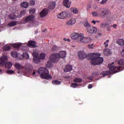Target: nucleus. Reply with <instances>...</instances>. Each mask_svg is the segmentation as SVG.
I'll return each instance as SVG.
<instances>
[{
    "instance_id": "obj_1",
    "label": "nucleus",
    "mask_w": 124,
    "mask_h": 124,
    "mask_svg": "<svg viewBox=\"0 0 124 124\" xmlns=\"http://www.w3.org/2000/svg\"><path fill=\"white\" fill-rule=\"evenodd\" d=\"M40 74L41 78L43 79H46L49 80L52 78L51 75H49V71L46 68L40 67L38 71L34 70L33 71L32 75L35 76H38Z\"/></svg>"
},
{
    "instance_id": "obj_2",
    "label": "nucleus",
    "mask_w": 124,
    "mask_h": 124,
    "mask_svg": "<svg viewBox=\"0 0 124 124\" xmlns=\"http://www.w3.org/2000/svg\"><path fill=\"white\" fill-rule=\"evenodd\" d=\"M101 55L98 53H91L89 55V59L91 61V64L93 65H99V64H101L102 62H103V58L102 57H100Z\"/></svg>"
},
{
    "instance_id": "obj_3",
    "label": "nucleus",
    "mask_w": 124,
    "mask_h": 124,
    "mask_svg": "<svg viewBox=\"0 0 124 124\" xmlns=\"http://www.w3.org/2000/svg\"><path fill=\"white\" fill-rule=\"evenodd\" d=\"M66 57V52L65 51H61L59 53H53L50 56V61L47 62V64L50 63L51 62H59V59H63Z\"/></svg>"
},
{
    "instance_id": "obj_4",
    "label": "nucleus",
    "mask_w": 124,
    "mask_h": 124,
    "mask_svg": "<svg viewBox=\"0 0 124 124\" xmlns=\"http://www.w3.org/2000/svg\"><path fill=\"white\" fill-rule=\"evenodd\" d=\"M108 67L110 71H106L102 72V74L104 77H105V76H107V75H111L112 74H115V73L120 72L121 69H122V66H119L118 67L112 66V64L111 63L108 64Z\"/></svg>"
},
{
    "instance_id": "obj_5",
    "label": "nucleus",
    "mask_w": 124,
    "mask_h": 124,
    "mask_svg": "<svg viewBox=\"0 0 124 124\" xmlns=\"http://www.w3.org/2000/svg\"><path fill=\"white\" fill-rule=\"evenodd\" d=\"M100 10L101 11L100 14L101 17H107V18H109L110 16H111V12L106 8L100 9Z\"/></svg>"
},
{
    "instance_id": "obj_6",
    "label": "nucleus",
    "mask_w": 124,
    "mask_h": 124,
    "mask_svg": "<svg viewBox=\"0 0 124 124\" xmlns=\"http://www.w3.org/2000/svg\"><path fill=\"white\" fill-rule=\"evenodd\" d=\"M71 38L72 39H74V40H76V39H79V40H81V39L83 38V34H79L78 33L74 32L71 34Z\"/></svg>"
},
{
    "instance_id": "obj_7",
    "label": "nucleus",
    "mask_w": 124,
    "mask_h": 124,
    "mask_svg": "<svg viewBox=\"0 0 124 124\" xmlns=\"http://www.w3.org/2000/svg\"><path fill=\"white\" fill-rule=\"evenodd\" d=\"M87 31V32H89L91 34H93V33H96L97 32V29L93 26L88 27Z\"/></svg>"
},
{
    "instance_id": "obj_8",
    "label": "nucleus",
    "mask_w": 124,
    "mask_h": 124,
    "mask_svg": "<svg viewBox=\"0 0 124 124\" xmlns=\"http://www.w3.org/2000/svg\"><path fill=\"white\" fill-rule=\"evenodd\" d=\"M78 55L79 60H84L86 58H88V55L84 51H79Z\"/></svg>"
},
{
    "instance_id": "obj_9",
    "label": "nucleus",
    "mask_w": 124,
    "mask_h": 124,
    "mask_svg": "<svg viewBox=\"0 0 124 124\" xmlns=\"http://www.w3.org/2000/svg\"><path fill=\"white\" fill-rule=\"evenodd\" d=\"M80 41L81 43H84L85 44L91 42V41H92V39H91V37H84V35L82 34V38L80 39Z\"/></svg>"
},
{
    "instance_id": "obj_10",
    "label": "nucleus",
    "mask_w": 124,
    "mask_h": 124,
    "mask_svg": "<svg viewBox=\"0 0 124 124\" xmlns=\"http://www.w3.org/2000/svg\"><path fill=\"white\" fill-rule=\"evenodd\" d=\"M35 18V16L33 15L29 16H27L25 18H23L24 24H26V23H28L30 21H32L34 18Z\"/></svg>"
},
{
    "instance_id": "obj_11",
    "label": "nucleus",
    "mask_w": 124,
    "mask_h": 124,
    "mask_svg": "<svg viewBox=\"0 0 124 124\" xmlns=\"http://www.w3.org/2000/svg\"><path fill=\"white\" fill-rule=\"evenodd\" d=\"M47 15H48V9H44L40 13V16L41 18H44V17H46Z\"/></svg>"
},
{
    "instance_id": "obj_12",
    "label": "nucleus",
    "mask_w": 124,
    "mask_h": 124,
    "mask_svg": "<svg viewBox=\"0 0 124 124\" xmlns=\"http://www.w3.org/2000/svg\"><path fill=\"white\" fill-rule=\"evenodd\" d=\"M57 17L59 19H65L67 17V13L66 12H62L59 14Z\"/></svg>"
},
{
    "instance_id": "obj_13",
    "label": "nucleus",
    "mask_w": 124,
    "mask_h": 124,
    "mask_svg": "<svg viewBox=\"0 0 124 124\" xmlns=\"http://www.w3.org/2000/svg\"><path fill=\"white\" fill-rule=\"evenodd\" d=\"M7 61V56H4L1 57L0 59V65L3 66L4 63H5V61Z\"/></svg>"
},
{
    "instance_id": "obj_14",
    "label": "nucleus",
    "mask_w": 124,
    "mask_h": 124,
    "mask_svg": "<svg viewBox=\"0 0 124 124\" xmlns=\"http://www.w3.org/2000/svg\"><path fill=\"white\" fill-rule=\"evenodd\" d=\"M32 68V66L30 63H26L25 65V69L26 71H27L29 73L31 71Z\"/></svg>"
},
{
    "instance_id": "obj_15",
    "label": "nucleus",
    "mask_w": 124,
    "mask_h": 124,
    "mask_svg": "<svg viewBox=\"0 0 124 124\" xmlns=\"http://www.w3.org/2000/svg\"><path fill=\"white\" fill-rule=\"evenodd\" d=\"M36 42L33 41H29L28 42V44H27V46L28 47H31V48H35L36 47V45H35Z\"/></svg>"
},
{
    "instance_id": "obj_16",
    "label": "nucleus",
    "mask_w": 124,
    "mask_h": 124,
    "mask_svg": "<svg viewBox=\"0 0 124 124\" xmlns=\"http://www.w3.org/2000/svg\"><path fill=\"white\" fill-rule=\"evenodd\" d=\"M15 67L19 71H23V69H24V67L19 63H16L15 64Z\"/></svg>"
},
{
    "instance_id": "obj_17",
    "label": "nucleus",
    "mask_w": 124,
    "mask_h": 124,
    "mask_svg": "<svg viewBox=\"0 0 124 124\" xmlns=\"http://www.w3.org/2000/svg\"><path fill=\"white\" fill-rule=\"evenodd\" d=\"M63 3L64 6H65L67 8H69L70 7V4H71V3L69 2V0H63Z\"/></svg>"
},
{
    "instance_id": "obj_18",
    "label": "nucleus",
    "mask_w": 124,
    "mask_h": 124,
    "mask_svg": "<svg viewBox=\"0 0 124 124\" xmlns=\"http://www.w3.org/2000/svg\"><path fill=\"white\" fill-rule=\"evenodd\" d=\"M72 70V66L68 64L66 65L65 68L64 69V72H69Z\"/></svg>"
},
{
    "instance_id": "obj_19",
    "label": "nucleus",
    "mask_w": 124,
    "mask_h": 124,
    "mask_svg": "<svg viewBox=\"0 0 124 124\" xmlns=\"http://www.w3.org/2000/svg\"><path fill=\"white\" fill-rule=\"evenodd\" d=\"M75 23H76V20L74 18H71L67 22L66 24L67 25H74Z\"/></svg>"
},
{
    "instance_id": "obj_20",
    "label": "nucleus",
    "mask_w": 124,
    "mask_h": 124,
    "mask_svg": "<svg viewBox=\"0 0 124 124\" xmlns=\"http://www.w3.org/2000/svg\"><path fill=\"white\" fill-rule=\"evenodd\" d=\"M21 57L22 58H20V60H22V59H25V60H28L30 58L29 54L27 52L23 53V55H21Z\"/></svg>"
},
{
    "instance_id": "obj_21",
    "label": "nucleus",
    "mask_w": 124,
    "mask_h": 124,
    "mask_svg": "<svg viewBox=\"0 0 124 124\" xmlns=\"http://www.w3.org/2000/svg\"><path fill=\"white\" fill-rule=\"evenodd\" d=\"M117 44H119L120 46H124V40L123 39H119L116 41Z\"/></svg>"
},
{
    "instance_id": "obj_22",
    "label": "nucleus",
    "mask_w": 124,
    "mask_h": 124,
    "mask_svg": "<svg viewBox=\"0 0 124 124\" xmlns=\"http://www.w3.org/2000/svg\"><path fill=\"white\" fill-rule=\"evenodd\" d=\"M4 65H5V67L8 69H10V68L12 67V63L11 62H7L4 63Z\"/></svg>"
},
{
    "instance_id": "obj_23",
    "label": "nucleus",
    "mask_w": 124,
    "mask_h": 124,
    "mask_svg": "<svg viewBox=\"0 0 124 124\" xmlns=\"http://www.w3.org/2000/svg\"><path fill=\"white\" fill-rule=\"evenodd\" d=\"M17 17H18V16H16L15 14H11L9 16V19H10V20H16V19H17Z\"/></svg>"
},
{
    "instance_id": "obj_24",
    "label": "nucleus",
    "mask_w": 124,
    "mask_h": 124,
    "mask_svg": "<svg viewBox=\"0 0 124 124\" xmlns=\"http://www.w3.org/2000/svg\"><path fill=\"white\" fill-rule=\"evenodd\" d=\"M55 7H56V2H51L48 6V8L49 9H54Z\"/></svg>"
},
{
    "instance_id": "obj_25",
    "label": "nucleus",
    "mask_w": 124,
    "mask_h": 124,
    "mask_svg": "<svg viewBox=\"0 0 124 124\" xmlns=\"http://www.w3.org/2000/svg\"><path fill=\"white\" fill-rule=\"evenodd\" d=\"M11 56L12 57H13V58H18L19 55L18 54V53H17L16 51L14 50L12 51L11 52Z\"/></svg>"
},
{
    "instance_id": "obj_26",
    "label": "nucleus",
    "mask_w": 124,
    "mask_h": 124,
    "mask_svg": "<svg viewBox=\"0 0 124 124\" xmlns=\"http://www.w3.org/2000/svg\"><path fill=\"white\" fill-rule=\"evenodd\" d=\"M16 25H17V21H12L8 24L9 27H14Z\"/></svg>"
},
{
    "instance_id": "obj_27",
    "label": "nucleus",
    "mask_w": 124,
    "mask_h": 124,
    "mask_svg": "<svg viewBox=\"0 0 124 124\" xmlns=\"http://www.w3.org/2000/svg\"><path fill=\"white\" fill-rule=\"evenodd\" d=\"M104 53L105 56H109V55H111V51L109 49H105Z\"/></svg>"
},
{
    "instance_id": "obj_28",
    "label": "nucleus",
    "mask_w": 124,
    "mask_h": 124,
    "mask_svg": "<svg viewBox=\"0 0 124 124\" xmlns=\"http://www.w3.org/2000/svg\"><path fill=\"white\" fill-rule=\"evenodd\" d=\"M62 82L58 80H53L52 83L53 85H61Z\"/></svg>"
},
{
    "instance_id": "obj_29",
    "label": "nucleus",
    "mask_w": 124,
    "mask_h": 124,
    "mask_svg": "<svg viewBox=\"0 0 124 124\" xmlns=\"http://www.w3.org/2000/svg\"><path fill=\"white\" fill-rule=\"evenodd\" d=\"M21 6L24 8H27L29 6V3L27 2H24L21 4Z\"/></svg>"
},
{
    "instance_id": "obj_30",
    "label": "nucleus",
    "mask_w": 124,
    "mask_h": 124,
    "mask_svg": "<svg viewBox=\"0 0 124 124\" xmlns=\"http://www.w3.org/2000/svg\"><path fill=\"white\" fill-rule=\"evenodd\" d=\"M26 14V11H22L20 12V13L19 15H17V17L18 18H21L22 16H24V15H25Z\"/></svg>"
},
{
    "instance_id": "obj_31",
    "label": "nucleus",
    "mask_w": 124,
    "mask_h": 124,
    "mask_svg": "<svg viewBox=\"0 0 124 124\" xmlns=\"http://www.w3.org/2000/svg\"><path fill=\"white\" fill-rule=\"evenodd\" d=\"M71 11L73 12V13H75V14H77L78 12V10H77L76 8H71Z\"/></svg>"
},
{
    "instance_id": "obj_32",
    "label": "nucleus",
    "mask_w": 124,
    "mask_h": 124,
    "mask_svg": "<svg viewBox=\"0 0 124 124\" xmlns=\"http://www.w3.org/2000/svg\"><path fill=\"white\" fill-rule=\"evenodd\" d=\"M33 61L35 63H39V62H40V59H39V57L37 58H33Z\"/></svg>"
},
{
    "instance_id": "obj_33",
    "label": "nucleus",
    "mask_w": 124,
    "mask_h": 124,
    "mask_svg": "<svg viewBox=\"0 0 124 124\" xmlns=\"http://www.w3.org/2000/svg\"><path fill=\"white\" fill-rule=\"evenodd\" d=\"M74 82L76 83H81L82 82V79L80 78H76L74 79Z\"/></svg>"
},
{
    "instance_id": "obj_34",
    "label": "nucleus",
    "mask_w": 124,
    "mask_h": 124,
    "mask_svg": "<svg viewBox=\"0 0 124 124\" xmlns=\"http://www.w3.org/2000/svg\"><path fill=\"white\" fill-rule=\"evenodd\" d=\"M92 15L93 17H98L99 16V13H97L96 11L93 12Z\"/></svg>"
},
{
    "instance_id": "obj_35",
    "label": "nucleus",
    "mask_w": 124,
    "mask_h": 124,
    "mask_svg": "<svg viewBox=\"0 0 124 124\" xmlns=\"http://www.w3.org/2000/svg\"><path fill=\"white\" fill-rule=\"evenodd\" d=\"M11 49V46H6L4 47V50L5 51H9Z\"/></svg>"
},
{
    "instance_id": "obj_36",
    "label": "nucleus",
    "mask_w": 124,
    "mask_h": 124,
    "mask_svg": "<svg viewBox=\"0 0 124 124\" xmlns=\"http://www.w3.org/2000/svg\"><path fill=\"white\" fill-rule=\"evenodd\" d=\"M45 57H46V55L45 53H41L40 59V60H44V59H45Z\"/></svg>"
},
{
    "instance_id": "obj_37",
    "label": "nucleus",
    "mask_w": 124,
    "mask_h": 124,
    "mask_svg": "<svg viewBox=\"0 0 124 124\" xmlns=\"http://www.w3.org/2000/svg\"><path fill=\"white\" fill-rule=\"evenodd\" d=\"M84 27H85V28H90V27H91V24H90V23H89V22L86 21L84 24Z\"/></svg>"
},
{
    "instance_id": "obj_38",
    "label": "nucleus",
    "mask_w": 124,
    "mask_h": 124,
    "mask_svg": "<svg viewBox=\"0 0 124 124\" xmlns=\"http://www.w3.org/2000/svg\"><path fill=\"white\" fill-rule=\"evenodd\" d=\"M21 45H22L21 44H15L14 45V48H16V49H19V48H20V46Z\"/></svg>"
},
{
    "instance_id": "obj_39",
    "label": "nucleus",
    "mask_w": 124,
    "mask_h": 124,
    "mask_svg": "<svg viewBox=\"0 0 124 124\" xmlns=\"http://www.w3.org/2000/svg\"><path fill=\"white\" fill-rule=\"evenodd\" d=\"M51 50L53 52H55V51L59 50V47L56 46H53Z\"/></svg>"
},
{
    "instance_id": "obj_40",
    "label": "nucleus",
    "mask_w": 124,
    "mask_h": 124,
    "mask_svg": "<svg viewBox=\"0 0 124 124\" xmlns=\"http://www.w3.org/2000/svg\"><path fill=\"white\" fill-rule=\"evenodd\" d=\"M71 88H76L77 87H78V84L76 83H72L71 85Z\"/></svg>"
},
{
    "instance_id": "obj_41",
    "label": "nucleus",
    "mask_w": 124,
    "mask_h": 124,
    "mask_svg": "<svg viewBox=\"0 0 124 124\" xmlns=\"http://www.w3.org/2000/svg\"><path fill=\"white\" fill-rule=\"evenodd\" d=\"M33 59H36L37 58H39V55H38V53L35 52V53H33Z\"/></svg>"
},
{
    "instance_id": "obj_42",
    "label": "nucleus",
    "mask_w": 124,
    "mask_h": 124,
    "mask_svg": "<svg viewBox=\"0 0 124 124\" xmlns=\"http://www.w3.org/2000/svg\"><path fill=\"white\" fill-rule=\"evenodd\" d=\"M109 42V40H107L106 41H105L104 43V45H105V48H107L108 47V43Z\"/></svg>"
},
{
    "instance_id": "obj_43",
    "label": "nucleus",
    "mask_w": 124,
    "mask_h": 124,
    "mask_svg": "<svg viewBox=\"0 0 124 124\" xmlns=\"http://www.w3.org/2000/svg\"><path fill=\"white\" fill-rule=\"evenodd\" d=\"M109 24L107 23H101V27L102 28H106L107 26H108Z\"/></svg>"
},
{
    "instance_id": "obj_44",
    "label": "nucleus",
    "mask_w": 124,
    "mask_h": 124,
    "mask_svg": "<svg viewBox=\"0 0 124 124\" xmlns=\"http://www.w3.org/2000/svg\"><path fill=\"white\" fill-rule=\"evenodd\" d=\"M30 14H34V13H35V9H31L30 10Z\"/></svg>"
},
{
    "instance_id": "obj_45",
    "label": "nucleus",
    "mask_w": 124,
    "mask_h": 124,
    "mask_svg": "<svg viewBox=\"0 0 124 124\" xmlns=\"http://www.w3.org/2000/svg\"><path fill=\"white\" fill-rule=\"evenodd\" d=\"M88 46L90 49H93L94 48V45L93 44L88 45Z\"/></svg>"
},
{
    "instance_id": "obj_46",
    "label": "nucleus",
    "mask_w": 124,
    "mask_h": 124,
    "mask_svg": "<svg viewBox=\"0 0 124 124\" xmlns=\"http://www.w3.org/2000/svg\"><path fill=\"white\" fill-rule=\"evenodd\" d=\"M6 73L7 74H13V73H14V71L9 70L6 71Z\"/></svg>"
},
{
    "instance_id": "obj_47",
    "label": "nucleus",
    "mask_w": 124,
    "mask_h": 124,
    "mask_svg": "<svg viewBox=\"0 0 124 124\" xmlns=\"http://www.w3.org/2000/svg\"><path fill=\"white\" fill-rule=\"evenodd\" d=\"M30 5H31V6H33L34 5V4H35V2L33 0H31L30 1Z\"/></svg>"
},
{
    "instance_id": "obj_48",
    "label": "nucleus",
    "mask_w": 124,
    "mask_h": 124,
    "mask_svg": "<svg viewBox=\"0 0 124 124\" xmlns=\"http://www.w3.org/2000/svg\"><path fill=\"white\" fill-rule=\"evenodd\" d=\"M108 0H102L101 2L100 3L101 4H105V3H106Z\"/></svg>"
},
{
    "instance_id": "obj_49",
    "label": "nucleus",
    "mask_w": 124,
    "mask_h": 124,
    "mask_svg": "<svg viewBox=\"0 0 124 124\" xmlns=\"http://www.w3.org/2000/svg\"><path fill=\"white\" fill-rule=\"evenodd\" d=\"M13 9H14L12 12L14 13H17L18 14V10H15V8L13 7Z\"/></svg>"
},
{
    "instance_id": "obj_50",
    "label": "nucleus",
    "mask_w": 124,
    "mask_h": 124,
    "mask_svg": "<svg viewBox=\"0 0 124 124\" xmlns=\"http://www.w3.org/2000/svg\"><path fill=\"white\" fill-rule=\"evenodd\" d=\"M63 40H64V41H68V42H70V39H69V38L66 39V38H64L63 39Z\"/></svg>"
},
{
    "instance_id": "obj_51",
    "label": "nucleus",
    "mask_w": 124,
    "mask_h": 124,
    "mask_svg": "<svg viewBox=\"0 0 124 124\" xmlns=\"http://www.w3.org/2000/svg\"><path fill=\"white\" fill-rule=\"evenodd\" d=\"M121 56H122V57L124 58V49H123L122 52H121Z\"/></svg>"
},
{
    "instance_id": "obj_52",
    "label": "nucleus",
    "mask_w": 124,
    "mask_h": 124,
    "mask_svg": "<svg viewBox=\"0 0 124 124\" xmlns=\"http://www.w3.org/2000/svg\"><path fill=\"white\" fill-rule=\"evenodd\" d=\"M98 74V72H94L93 73V76H96Z\"/></svg>"
},
{
    "instance_id": "obj_53",
    "label": "nucleus",
    "mask_w": 124,
    "mask_h": 124,
    "mask_svg": "<svg viewBox=\"0 0 124 124\" xmlns=\"http://www.w3.org/2000/svg\"><path fill=\"white\" fill-rule=\"evenodd\" d=\"M92 88H93V85L89 84V85H88V89H92Z\"/></svg>"
},
{
    "instance_id": "obj_54",
    "label": "nucleus",
    "mask_w": 124,
    "mask_h": 124,
    "mask_svg": "<svg viewBox=\"0 0 124 124\" xmlns=\"http://www.w3.org/2000/svg\"><path fill=\"white\" fill-rule=\"evenodd\" d=\"M113 28H114V29H116V28H117V24H114L112 26Z\"/></svg>"
},
{
    "instance_id": "obj_55",
    "label": "nucleus",
    "mask_w": 124,
    "mask_h": 124,
    "mask_svg": "<svg viewBox=\"0 0 124 124\" xmlns=\"http://www.w3.org/2000/svg\"><path fill=\"white\" fill-rule=\"evenodd\" d=\"M92 23H93V24H94V25H95L96 21L95 20H93V21H92Z\"/></svg>"
},
{
    "instance_id": "obj_56",
    "label": "nucleus",
    "mask_w": 124,
    "mask_h": 124,
    "mask_svg": "<svg viewBox=\"0 0 124 124\" xmlns=\"http://www.w3.org/2000/svg\"><path fill=\"white\" fill-rule=\"evenodd\" d=\"M96 23H100V21L97 20V21H96Z\"/></svg>"
},
{
    "instance_id": "obj_57",
    "label": "nucleus",
    "mask_w": 124,
    "mask_h": 124,
    "mask_svg": "<svg viewBox=\"0 0 124 124\" xmlns=\"http://www.w3.org/2000/svg\"><path fill=\"white\" fill-rule=\"evenodd\" d=\"M95 1H98V2H99L100 1V0H95Z\"/></svg>"
},
{
    "instance_id": "obj_58",
    "label": "nucleus",
    "mask_w": 124,
    "mask_h": 124,
    "mask_svg": "<svg viewBox=\"0 0 124 124\" xmlns=\"http://www.w3.org/2000/svg\"><path fill=\"white\" fill-rule=\"evenodd\" d=\"M88 8H91V5H88Z\"/></svg>"
},
{
    "instance_id": "obj_59",
    "label": "nucleus",
    "mask_w": 124,
    "mask_h": 124,
    "mask_svg": "<svg viewBox=\"0 0 124 124\" xmlns=\"http://www.w3.org/2000/svg\"><path fill=\"white\" fill-rule=\"evenodd\" d=\"M38 31H35V33H38Z\"/></svg>"
},
{
    "instance_id": "obj_60",
    "label": "nucleus",
    "mask_w": 124,
    "mask_h": 124,
    "mask_svg": "<svg viewBox=\"0 0 124 124\" xmlns=\"http://www.w3.org/2000/svg\"><path fill=\"white\" fill-rule=\"evenodd\" d=\"M109 29H110V28H108V31H109Z\"/></svg>"
},
{
    "instance_id": "obj_61",
    "label": "nucleus",
    "mask_w": 124,
    "mask_h": 124,
    "mask_svg": "<svg viewBox=\"0 0 124 124\" xmlns=\"http://www.w3.org/2000/svg\"><path fill=\"white\" fill-rule=\"evenodd\" d=\"M20 73V72L18 71V74H19Z\"/></svg>"
},
{
    "instance_id": "obj_62",
    "label": "nucleus",
    "mask_w": 124,
    "mask_h": 124,
    "mask_svg": "<svg viewBox=\"0 0 124 124\" xmlns=\"http://www.w3.org/2000/svg\"><path fill=\"white\" fill-rule=\"evenodd\" d=\"M112 64H114V62H112Z\"/></svg>"
},
{
    "instance_id": "obj_63",
    "label": "nucleus",
    "mask_w": 124,
    "mask_h": 124,
    "mask_svg": "<svg viewBox=\"0 0 124 124\" xmlns=\"http://www.w3.org/2000/svg\"><path fill=\"white\" fill-rule=\"evenodd\" d=\"M0 72H1V70H0Z\"/></svg>"
},
{
    "instance_id": "obj_64",
    "label": "nucleus",
    "mask_w": 124,
    "mask_h": 124,
    "mask_svg": "<svg viewBox=\"0 0 124 124\" xmlns=\"http://www.w3.org/2000/svg\"><path fill=\"white\" fill-rule=\"evenodd\" d=\"M14 0V1L16 0Z\"/></svg>"
}]
</instances>
